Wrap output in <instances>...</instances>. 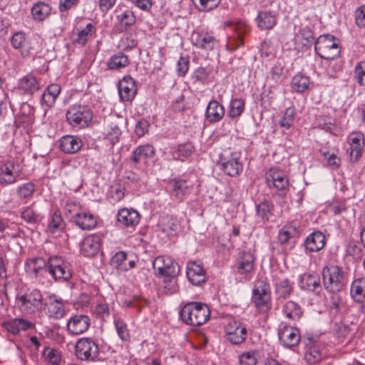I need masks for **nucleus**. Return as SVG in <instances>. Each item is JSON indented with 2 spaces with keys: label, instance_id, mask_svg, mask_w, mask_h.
<instances>
[{
  "label": "nucleus",
  "instance_id": "nucleus-1",
  "mask_svg": "<svg viewBox=\"0 0 365 365\" xmlns=\"http://www.w3.org/2000/svg\"><path fill=\"white\" fill-rule=\"evenodd\" d=\"M43 301L41 290L35 287L21 289L16 297L17 307L25 315H34L41 312L43 307Z\"/></svg>",
  "mask_w": 365,
  "mask_h": 365
},
{
  "label": "nucleus",
  "instance_id": "nucleus-2",
  "mask_svg": "<svg viewBox=\"0 0 365 365\" xmlns=\"http://www.w3.org/2000/svg\"><path fill=\"white\" fill-rule=\"evenodd\" d=\"M180 317L185 324L197 327L209 319L210 310L207 306L202 303L189 302L182 308Z\"/></svg>",
  "mask_w": 365,
  "mask_h": 365
},
{
  "label": "nucleus",
  "instance_id": "nucleus-3",
  "mask_svg": "<svg viewBox=\"0 0 365 365\" xmlns=\"http://www.w3.org/2000/svg\"><path fill=\"white\" fill-rule=\"evenodd\" d=\"M48 272L55 281L67 282L72 277V264L66 257L53 255L48 259Z\"/></svg>",
  "mask_w": 365,
  "mask_h": 365
},
{
  "label": "nucleus",
  "instance_id": "nucleus-4",
  "mask_svg": "<svg viewBox=\"0 0 365 365\" xmlns=\"http://www.w3.org/2000/svg\"><path fill=\"white\" fill-rule=\"evenodd\" d=\"M322 274L324 287L327 291L334 294L343 289L345 277L341 267L336 265L326 266Z\"/></svg>",
  "mask_w": 365,
  "mask_h": 365
},
{
  "label": "nucleus",
  "instance_id": "nucleus-5",
  "mask_svg": "<svg viewBox=\"0 0 365 365\" xmlns=\"http://www.w3.org/2000/svg\"><path fill=\"white\" fill-rule=\"evenodd\" d=\"M153 268L158 276L165 277V282H170L172 286L174 285L173 279L180 273V266L170 256L160 255L153 261Z\"/></svg>",
  "mask_w": 365,
  "mask_h": 365
},
{
  "label": "nucleus",
  "instance_id": "nucleus-6",
  "mask_svg": "<svg viewBox=\"0 0 365 365\" xmlns=\"http://www.w3.org/2000/svg\"><path fill=\"white\" fill-rule=\"evenodd\" d=\"M314 50L322 59L332 61L340 54V48L334 41V36L327 34L320 36L315 41Z\"/></svg>",
  "mask_w": 365,
  "mask_h": 365
},
{
  "label": "nucleus",
  "instance_id": "nucleus-7",
  "mask_svg": "<svg viewBox=\"0 0 365 365\" xmlns=\"http://www.w3.org/2000/svg\"><path fill=\"white\" fill-rule=\"evenodd\" d=\"M66 120L73 127L85 128L93 118V113L87 106L73 105L66 114Z\"/></svg>",
  "mask_w": 365,
  "mask_h": 365
},
{
  "label": "nucleus",
  "instance_id": "nucleus-8",
  "mask_svg": "<svg viewBox=\"0 0 365 365\" xmlns=\"http://www.w3.org/2000/svg\"><path fill=\"white\" fill-rule=\"evenodd\" d=\"M225 27L232 28L234 34L229 37L226 48L230 51H234L243 45L244 36L249 31V27L246 22L243 21H226Z\"/></svg>",
  "mask_w": 365,
  "mask_h": 365
},
{
  "label": "nucleus",
  "instance_id": "nucleus-9",
  "mask_svg": "<svg viewBox=\"0 0 365 365\" xmlns=\"http://www.w3.org/2000/svg\"><path fill=\"white\" fill-rule=\"evenodd\" d=\"M75 352L81 360L94 361L99 354V347L92 339L83 337L77 341Z\"/></svg>",
  "mask_w": 365,
  "mask_h": 365
},
{
  "label": "nucleus",
  "instance_id": "nucleus-10",
  "mask_svg": "<svg viewBox=\"0 0 365 365\" xmlns=\"http://www.w3.org/2000/svg\"><path fill=\"white\" fill-rule=\"evenodd\" d=\"M252 300L257 310L261 313H266L271 309L270 292L266 283L262 282L259 286L253 289Z\"/></svg>",
  "mask_w": 365,
  "mask_h": 365
},
{
  "label": "nucleus",
  "instance_id": "nucleus-11",
  "mask_svg": "<svg viewBox=\"0 0 365 365\" xmlns=\"http://www.w3.org/2000/svg\"><path fill=\"white\" fill-rule=\"evenodd\" d=\"M43 308H44L47 317L51 319H61L66 314L63 299L55 294H50L46 297Z\"/></svg>",
  "mask_w": 365,
  "mask_h": 365
},
{
  "label": "nucleus",
  "instance_id": "nucleus-12",
  "mask_svg": "<svg viewBox=\"0 0 365 365\" xmlns=\"http://www.w3.org/2000/svg\"><path fill=\"white\" fill-rule=\"evenodd\" d=\"M125 123L122 117L110 115L105 119L103 134L111 143L114 145L119 141L120 136L122 134L120 126Z\"/></svg>",
  "mask_w": 365,
  "mask_h": 365
},
{
  "label": "nucleus",
  "instance_id": "nucleus-13",
  "mask_svg": "<svg viewBox=\"0 0 365 365\" xmlns=\"http://www.w3.org/2000/svg\"><path fill=\"white\" fill-rule=\"evenodd\" d=\"M278 338L283 346L291 348L298 345L301 336L297 328L282 322L278 329Z\"/></svg>",
  "mask_w": 365,
  "mask_h": 365
},
{
  "label": "nucleus",
  "instance_id": "nucleus-14",
  "mask_svg": "<svg viewBox=\"0 0 365 365\" xmlns=\"http://www.w3.org/2000/svg\"><path fill=\"white\" fill-rule=\"evenodd\" d=\"M226 339L235 345L243 343L247 334L245 325L238 321L230 322L225 327Z\"/></svg>",
  "mask_w": 365,
  "mask_h": 365
},
{
  "label": "nucleus",
  "instance_id": "nucleus-15",
  "mask_svg": "<svg viewBox=\"0 0 365 365\" xmlns=\"http://www.w3.org/2000/svg\"><path fill=\"white\" fill-rule=\"evenodd\" d=\"M221 168L224 173L230 177L238 176L243 170L240 162V155L238 153H232L229 156L221 157Z\"/></svg>",
  "mask_w": 365,
  "mask_h": 365
},
{
  "label": "nucleus",
  "instance_id": "nucleus-16",
  "mask_svg": "<svg viewBox=\"0 0 365 365\" xmlns=\"http://www.w3.org/2000/svg\"><path fill=\"white\" fill-rule=\"evenodd\" d=\"M168 186L171 197L178 202H182L192 190V185L184 179H173Z\"/></svg>",
  "mask_w": 365,
  "mask_h": 365
},
{
  "label": "nucleus",
  "instance_id": "nucleus-17",
  "mask_svg": "<svg viewBox=\"0 0 365 365\" xmlns=\"http://www.w3.org/2000/svg\"><path fill=\"white\" fill-rule=\"evenodd\" d=\"M266 181L269 186L273 185L277 190L285 192L289 189V180L286 174L277 168H270L266 173Z\"/></svg>",
  "mask_w": 365,
  "mask_h": 365
},
{
  "label": "nucleus",
  "instance_id": "nucleus-18",
  "mask_svg": "<svg viewBox=\"0 0 365 365\" xmlns=\"http://www.w3.org/2000/svg\"><path fill=\"white\" fill-rule=\"evenodd\" d=\"M118 89L121 101L131 102L137 93L135 81L130 76H124L119 81Z\"/></svg>",
  "mask_w": 365,
  "mask_h": 365
},
{
  "label": "nucleus",
  "instance_id": "nucleus-19",
  "mask_svg": "<svg viewBox=\"0 0 365 365\" xmlns=\"http://www.w3.org/2000/svg\"><path fill=\"white\" fill-rule=\"evenodd\" d=\"M41 78L32 73H29L19 79L18 89L20 93L32 96L36 91H39L41 86Z\"/></svg>",
  "mask_w": 365,
  "mask_h": 365
},
{
  "label": "nucleus",
  "instance_id": "nucleus-20",
  "mask_svg": "<svg viewBox=\"0 0 365 365\" xmlns=\"http://www.w3.org/2000/svg\"><path fill=\"white\" fill-rule=\"evenodd\" d=\"M91 324V319L85 314H76L67 322V330L72 335H79L86 331Z\"/></svg>",
  "mask_w": 365,
  "mask_h": 365
},
{
  "label": "nucleus",
  "instance_id": "nucleus-21",
  "mask_svg": "<svg viewBox=\"0 0 365 365\" xmlns=\"http://www.w3.org/2000/svg\"><path fill=\"white\" fill-rule=\"evenodd\" d=\"M2 327L12 335H19L21 331L35 329V324L24 318H14L2 323Z\"/></svg>",
  "mask_w": 365,
  "mask_h": 365
},
{
  "label": "nucleus",
  "instance_id": "nucleus-22",
  "mask_svg": "<svg viewBox=\"0 0 365 365\" xmlns=\"http://www.w3.org/2000/svg\"><path fill=\"white\" fill-rule=\"evenodd\" d=\"M349 148L347 152L349 153L351 158L357 160L362 154L364 146V135L361 132H352L348 137Z\"/></svg>",
  "mask_w": 365,
  "mask_h": 365
},
{
  "label": "nucleus",
  "instance_id": "nucleus-23",
  "mask_svg": "<svg viewBox=\"0 0 365 365\" xmlns=\"http://www.w3.org/2000/svg\"><path fill=\"white\" fill-rule=\"evenodd\" d=\"M298 284L302 290L312 292L315 294H319L322 291L320 278L317 274L304 273L299 276Z\"/></svg>",
  "mask_w": 365,
  "mask_h": 365
},
{
  "label": "nucleus",
  "instance_id": "nucleus-24",
  "mask_svg": "<svg viewBox=\"0 0 365 365\" xmlns=\"http://www.w3.org/2000/svg\"><path fill=\"white\" fill-rule=\"evenodd\" d=\"M186 274L188 280L195 286H200L207 280L205 271L202 265L196 262L187 263Z\"/></svg>",
  "mask_w": 365,
  "mask_h": 365
},
{
  "label": "nucleus",
  "instance_id": "nucleus-25",
  "mask_svg": "<svg viewBox=\"0 0 365 365\" xmlns=\"http://www.w3.org/2000/svg\"><path fill=\"white\" fill-rule=\"evenodd\" d=\"M255 258L250 252L241 251L236 261V270L240 274H247L254 269Z\"/></svg>",
  "mask_w": 365,
  "mask_h": 365
},
{
  "label": "nucleus",
  "instance_id": "nucleus-26",
  "mask_svg": "<svg viewBox=\"0 0 365 365\" xmlns=\"http://www.w3.org/2000/svg\"><path fill=\"white\" fill-rule=\"evenodd\" d=\"M101 244V240L98 235H88L83 240L81 244L80 252L85 257H93L98 252Z\"/></svg>",
  "mask_w": 365,
  "mask_h": 365
},
{
  "label": "nucleus",
  "instance_id": "nucleus-27",
  "mask_svg": "<svg viewBox=\"0 0 365 365\" xmlns=\"http://www.w3.org/2000/svg\"><path fill=\"white\" fill-rule=\"evenodd\" d=\"M26 272L34 277L42 276L48 272V260L42 257H34L26 260L25 263Z\"/></svg>",
  "mask_w": 365,
  "mask_h": 365
},
{
  "label": "nucleus",
  "instance_id": "nucleus-28",
  "mask_svg": "<svg viewBox=\"0 0 365 365\" xmlns=\"http://www.w3.org/2000/svg\"><path fill=\"white\" fill-rule=\"evenodd\" d=\"M304 245L307 251L318 252L325 246L326 237L322 232L314 231L307 237Z\"/></svg>",
  "mask_w": 365,
  "mask_h": 365
},
{
  "label": "nucleus",
  "instance_id": "nucleus-29",
  "mask_svg": "<svg viewBox=\"0 0 365 365\" xmlns=\"http://www.w3.org/2000/svg\"><path fill=\"white\" fill-rule=\"evenodd\" d=\"M117 220L126 227H133L138 224L140 215L134 209L122 208L118 212Z\"/></svg>",
  "mask_w": 365,
  "mask_h": 365
},
{
  "label": "nucleus",
  "instance_id": "nucleus-30",
  "mask_svg": "<svg viewBox=\"0 0 365 365\" xmlns=\"http://www.w3.org/2000/svg\"><path fill=\"white\" fill-rule=\"evenodd\" d=\"M278 14L276 11L264 10L259 12L256 21L260 30L272 29L277 22Z\"/></svg>",
  "mask_w": 365,
  "mask_h": 365
},
{
  "label": "nucleus",
  "instance_id": "nucleus-31",
  "mask_svg": "<svg viewBox=\"0 0 365 365\" xmlns=\"http://www.w3.org/2000/svg\"><path fill=\"white\" fill-rule=\"evenodd\" d=\"M73 221L83 230H91L97 226V217L89 212H76L73 217Z\"/></svg>",
  "mask_w": 365,
  "mask_h": 365
},
{
  "label": "nucleus",
  "instance_id": "nucleus-32",
  "mask_svg": "<svg viewBox=\"0 0 365 365\" xmlns=\"http://www.w3.org/2000/svg\"><path fill=\"white\" fill-rule=\"evenodd\" d=\"M225 108L219 101L212 100L206 108L205 118L207 121L215 123L220 121L225 115Z\"/></svg>",
  "mask_w": 365,
  "mask_h": 365
},
{
  "label": "nucleus",
  "instance_id": "nucleus-33",
  "mask_svg": "<svg viewBox=\"0 0 365 365\" xmlns=\"http://www.w3.org/2000/svg\"><path fill=\"white\" fill-rule=\"evenodd\" d=\"M155 155L154 148L149 145H138L133 152L130 156V161L135 165H138L141 162H146Z\"/></svg>",
  "mask_w": 365,
  "mask_h": 365
},
{
  "label": "nucleus",
  "instance_id": "nucleus-34",
  "mask_svg": "<svg viewBox=\"0 0 365 365\" xmlns=\"http://www.w3.org/2000/svg\"><path fill=\"white\" fill-rule=\"evenodd\" d=\"M193 44L198 48L210 51L218 46V40L210 34L201 33L193 39Z\"/></svg>",
  "mask_w": 365,
  "mask_h": 365
},
{
  "label": "nucleus",
  "instance_id": "nucleus-35",
  "mask_svg": "<svg viewBox=\"0 0 365 365\" xmlns=\"http://www.w3.org/2000/svg\"><path fill=\"white\" fill-rule=\"evenodd\" d=\"M282 314L290 321H298L303 315L302 307L293 300L284 302L282 307Z\"/></svg>",
  "mask_w": 365,
  "mask_h": 365
},
{
  "label": "nucleus",
  "instance_id": "nucleus-36",
  "mask_svg": "<svg viewBox=\"0 0 365 365\" xmlns=\"http://www.w3.org/2000/svg\"><path fill=\"white\" fill-rule=\"evenodd\" d=\"M61 93V87L58 84L52 83L47 86L41 96V105L47 108H52Z\"/></svg>",
  "mask_w": 365,
  "mask_h": 365
},
{
  "label": "nucleus",
  "instance_id": "nucleus-37",
  "mask_svg": "<svg viewBox=\"0 0 365 365\" xmlns=\"http://www.w3.org/2000/svg\"><path fill=\"white\" fill-rule=\"evenodd\" d=\"M82 147L80 138L73 135H65L60 140L61 150L68 154L77 153Z\"/></svg>",
  "mask_w": 365,
  "mask_h": 365
},
{
  "label": "nucleus",
  "instance_id": "nucleus-38",
  "mask_svg": "<svg viewBox=\"0 0 365 365\" xmlns=\"http://www.w3.org/2000/svg\"><path fill=\"white\" fill-rule=\"evenodd\" d=\"M14 164L11 161L5 163L0 167V184L9 185L16 181L18 174L14 172Z\"/></svg>",
  "mask_w": 365,
  "mask_h": 365
},
{
  "label": "nucleus",
  "instance_id": "nucleus-39",
  "mask_svg": "<svg viewBox=\"0 0 365 365\" xmlns=\"http://www.w3.org/2000/svg\"><path fill=\"white\" fill-rule=\"evenodd\" d=\"M194 152V147L190 143L178 144L170 149V154L174 160L185 161Z\"/></svg>",
  "mask_w": 365,
  "mask_h": 365
},
{
  "label": "nucleus",
  "instance_id": "nucleus-40",
  "mask_svg": "<svg viewBox=\"0 0 365 365\" xmlns=\"http://www.w3.org/2000/svg\"><path fill=\"white\" fill-rule=\"evenodd\" d=\"M129 63L128 57L122 52H118L109 58L107 66L110 70H120L127 67Z\"/></svg>",
  "mask_w": 365,
  "mask_h": 365
},
{
  "label": "nucleus",
  "instance_id": "nucleus-41",
  "mask_svg": "<svg viewBox=\"0 0 365 365\" xmlns=\"http://www.w3.org/2000/svg\"><path fill=\"white\" fill-rule=\"evenodd\" d=\"M256 215L263 222L268 221L273 215L274 205L268 201L264 200L255 205Z\"/></svg>",
  "mask_w": 365,
  "mask_h": 365
},
{
  "label": "nucleus",
  "instance_id": "nucleus-42",
  "mask_svg": "<svg viewBox=\"0 0 365 365\" xmlns=\"http://www.w3.org/2000/svg\"><path fill=\"white\" fill-rule=\"evenodd\" d=\"M309 84V78L300 73L294 75L291 81V88L297 93L304 92L308 89Z\"/></svg>",
  "mask_w": 365,
  "mask_h": 365
},
{
  "label": "nucleus",
  "instance_id": "nucleus-43",
  "mask_svg": "<svg viewBox=\"0 0 365 365\" xmlns=\"http://www.w3.org/2000/svg\"><path fill=\"white\" fill-rule=\"evenodd\" d=\"M351 295L356 302L365 299V277L355 279L351 285Z\"/></svg>",
  "mask_w": 365,
  "mask_h": 365
},
{
  "label": "nucleus",
  "instance_id": "nucleus-44",
  "mask_svg": "<svg viewBox=\"0 0 365 365\" xmlns=\"http://www.w3.org/2000/svg\"><path fill=\"white\" fill-rule=\"evenodd\" d=\"M51 11V8L49 4L43 1L37 2L31 9V13L34 18L39 21L47 18L50 15Z\"/></svg>",
  "mask_w": 365,
  "mask_h": 365
},
{
  "label": "nucleus",
  "instance_id": "nucleus-45",
  "mask_svg": "<svg viewBox=\"0 0 365 365\" xmlns=\"http://www.w3.org/2000/svg\"><path fill=\"white\" fill-rule=\"evenodd\" d=\"M293 283L287 278L275 283V292L279 298H288L293 292Z\"/></svg>",
  "mask_w": 365,
  "mask_h": 365
},
{
  "label": "nucleus",
  "instance_id": "nucleus-46",
  "mask_svg": "<svg viewBox=\"0 0 365 365\" xmlns=\"http://www.w3.org/2000/svg\"><path fill=\"white\" fill-rule=\"evenodd\" d=\"M64 222L58 210H56L52 215L48 227L47 231L51 234L62 231L64 229Z\"/></svg>",
  "mask_w": 365,
  "mask_h": 365
},
{
  "label": "nucleus",
  "instance_id": "nucleus-47",
  "mask_svg": "<svg viewBox=\"0 0 365 365\" xmlns=\"http://www.w3.org/2000/svg\"><path fill=\"white\" fill-rule=\"evenodd\" d=\"M160 225L162 231L168 235H173L179 227L178 220L170 215L164 216L160 222Z\"/></svg>",
  "mask_w": 365,
  "mask_h": 365
},
{
  "label": "nucleus",
  "instance_id": "nucleus-48",
  "mask_svg": "<svg viewBox=\"0 0 365 365\" xmlns=\"http://www.w3.org/2000/svg\"><path fill=\"white\" fill-rule=\"evenodd\" d=\"M284 74V63L282 60H279L271 67L268 80H272L275 83H279L282 81Z\"/></svg>",
  "mask_w": 365,
  "mask_h": 365
},
{
  "label": "nucleus",
  "instance_id": "nucleus-49",
  "mask_svg": "<svg viewBox=\"0 0 365 365\" xmlns=\"http://www.w3.org/2000/svg\"><path fill=\"white\" fill-rule=\"evenodd\" d=\"M95 31L94 26L91 23L88 24L85 28L77 34V38H75L74 42L80 46H85L88 38L92 36Z\"/></svg>",
  "mask_w": 365,
  "mask_h": 365
},
{
  "label": "nucleus",
  "instance_id": "nucleus-50",
  "mask_svg": "<svg viewBox=\"0 0 365 365\" xmlns=\"http://www.w3.org/2000/svg\"><path fill=\"white\" fill-rule=\"evenodd\" d=\"M117 334L123 341H129L130 334L127 324L120 318L114 319L113 322Z\"/></svg>",
  "mask_w": 365,
  "mask_h": 365
},
{
  "label": "nucleus",
  "instance_id": "nucleus-51",
  "mask_svg": "<svg viewBox=\"0 0 365 365\" xmlns=\"http://www.w3.org/2000/svg\"><path fill=\"white\" fill-rule=\"evenodd\" d=\"M128 260V256L125 252L119 251L116 252L110 259V265L121 272L126 271L125 263Z\"/></svg>",
  "mask_w": 365,
  "mask_h": 365
},
{
  "label": "nucleus",
  "instance_id": "nucleus-52",
  "mask_svg": "<svg viewBox=\"0 0 365 365\" xmlns=\"http://www.w3.org/2000/svg\"><path fill=\"white\" fill-rule=\"evenodd\" d=\"M245 101L242 98H234L230 103L228 116L231 118H238L245 110Z\"/></svg>",
  "mask_w": 365,
  "mask_h": 365
},
{
  "label": "nucleus",
  "instance_id": "nucleus-53",
  "mask_svg": "<svg viewBox=\"0 0 365 365\" xmlns=\"http://www.w3.org/2000/svg\"><path fill=\"white\" fill-rule=\"evenodd\" d=\"M316 123L320 129L326 132L332 133L335 128L334 119L330 115H322L318 116Z\"/></svg>",
  "mask_w": 365,
  "mask_h": 365
},
{
  "label": "nucleus",
  "instance_id": "nucleus-54",
  "mask_svg": "<svg viewBox=\"0 0 365 365\" xmlns=\"http://www.w3.org/2000/svg\"><path fill=\"white\" fill-rule=\"evenodd\" d=\"M36 190V185L31 182L19 185L16 190L18 197L21 200L29 199L32 197Z\"/></svg>",
  "mask_w": 365,
  "mask_h": 365
},
{
  "label": "nucleus",
  "instance_id": "nucleus-55",
  "mask_svg": "<svg viewBox=\"0 0 365 365\" xmlns=\"http://www.w3.org/2000/svg\"><path fill=\"white\" fill-rule=\"evenodd\" d=\"M295 116L296 110L294 108L289 107L287 108L282 119L279 123V125L282 128H284L286 129L290 128L294 124Z\"/></svg>",
  "mask_w": 365,
  "mask_h": 365
},
{
  "label": "nucleus",
  "instance_id": "nucleus-56",
  "mask_svg": "<svg viewBox=\"0 0 365 365\" xmlns=\"http://www.w3.org/2000/svg\"><path fill=\"white\" fill-rule=\"evenodd\" d=\"M45 360L51 365H59L61 361L60 353L54 349L45 347L43 351Z\"/></svg>",
  "mask_w": 365,
  "mask_h": 365
},
{
  "label": "nucleus",
  "instance_id": "nucleus-57",
  "mask_svg": "<svg viewBox=\"0 0 365 365\" xmlns=\"http://www.w3.org/2000/svg\"><path fill=\"white\" fill-rule=\"evenodd\" d=\"M239 363L240 365H257V351L250 350L243 352L239 356Z\"/></svg>",
  "mask_w": 365,
  "mask_h": 365
},
{
  "label": "nucleus",
  "instance_id": "nucleus-58",
  "mask_svg": "<svg viewBox=\"0 0 365 365\" xmlns=\"http://www.w3.org/2000/svg\"><path fill=\"white\" fill-rule=\"evenodd\" d=\"M322 359V354L317 347H311L304 354V359L309 364L319 362Z\"/></svg>",
  "mask_w": 365,
  "mask_h": 365
},
{
  "label": "nucleus",
  "instance_id": "nucleus-59",
  "mask_svg": "<svg viewBox=\"0 0 365 365\" xmlns=\"http://www.w3.org/2000/svg\"><path fill=\"white\" fill-rule=\"evenodd\" d=\"M123 304L126 307L136 308L138 312H141L142 309L147 305V301L140 297L134 296L131 299H125Z\"/></svg>",
  "mask_w": 365,
  "mask_h": 365
},
{
  "label": "nucleus",
  "instance_id": "nucleus-60",
  "mask_svg": "<svg viewBox=\"0 0 365 365\" xmlns=\"http://www.w3.org/2000/svg\"><path fill=\"white\" fill-rule=\"evenodd\" d=\"M124 187L120 185H113L110 187L108 197L112 202L115 203L121 200L124 197Z\"/></svg>",
  "mask_w": 365,
  "mask_h": 365
},
{
  "label": "nucleus",
  "instance_id": "nucleus-61",
  "mask_svg": "<svg viewBox=\"0 0 365 365\" xmlns=\"http://www.w3.org/2000/svg\"><path fill=\"white\" fill-rule=\"evenodd\" d=\"M116 18L118 21L125 26H130L133 25L136 21L135 14L130 10H126L124 12L118 14Z\"/></svg>",
  "mask_w": 365,
  "mask_h": 365
},
{
  "label": "nucleus",
  "instance_id": "nucleus-62",
  "mask_svg": "<svg viewBox=\"0 0 365 365\" xmlns=\"http://www.w3.org/2000/svg\"><path fill=\"white\" fill-rule=\"evenodd\" d=\"M354 78L359 86H365V61H360L356 65Z\"/></svg>",
  "mask_w": 365,
  "mask_h": 365
},
{
  "label": "nucleus",
  "instance_id": "nucleus-63",
  "mask_svg": "<svg viewBox=\"0 0 365 365\" xmlns=\"http://www.w3.org/2000/svg\"><path fill=\"white\" fill-rule=\"evenodd\" d=\"M38 38L36 36L26 38V42L25 43L21 51L22 56H28L34 53L36 50V46L38 43Z\"/></svg>",
  "mask_w": 365,
  "mask_h": 365
},
{
  "label": "nucleus",
  "instance_id": "nucleus-64",
  "mask_svg": "<svg viewBox=\"0 0 365 365\" xmlns=\"http://www.w3.org/2000/svg\"><path fill=\"white\" fill-rule=\"evenodd\" d=\"M26 38L24 33L21 31L16 32L11 38V44L14 48L22 50L26 42Z\"/></svg>",
  "mask_w": 365,
  "mask_h": 365
}]
</instances>
